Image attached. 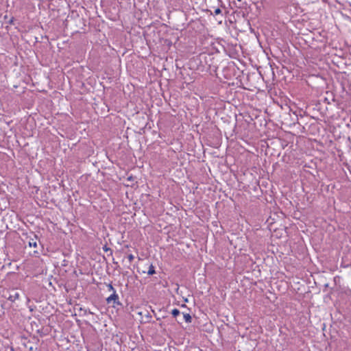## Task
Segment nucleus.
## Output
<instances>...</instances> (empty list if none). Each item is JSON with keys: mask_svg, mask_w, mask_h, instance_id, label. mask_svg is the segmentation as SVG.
<instances>
[{"mask_svg": "<svg viewBox=\"0 0 351 351\" xmlns=\"http://www.w3.org/2000/svg\"><path fill=\"white\" fill-rule=\"evenodd\" d=\"M106 302L108 304L113 302L115 304H121L119 300V295L116 291H114V293H112V294L106 298Z\"/></svg>", "mask_w": 351, "mask_h": 351, "instance_id": "obj_1", "label": "nucleus"}, {"mask_svg": "<svg viewBox=\"0 0 351 351\" xmlns=\"http://www.w3.org/2000/svg\"><path fill=\"white\" fill-rule=\"evenodd\" d=\"M36 240H37V237L35 235L34 238H32L29 239V241H28V245L29 247H37Z\"/></svg>", "mask_w": 351, "mask_h": 351, "instance_id": "obj_2", "label": "nucleus"}, {"mask_svg": "<svg viewBox=\"0 0 351 351\" xmlns=\"http://www.w3.org/2000/svg\"><path fill=\"white\" fill-rule=\"evenodd\" d=\"M147 274L152 276L156 273L155 268L152 264H150L148 267V270L147 271Z\"/></svg>", "mask_w": 351, "mask_h": 351, "instance_id": "obj_3", "label": "nucleus"}, {"mask_svg": "<svg viewBox=\"0 0 351 351\" xmlns=\"http://www.w3.org/2000/svg\"><path fill=\"white\" fill-rule=\"evenodd\" d=\"M184 319L186 323L191 322V316L189 313H184L183 314Z\"/></svg>", "mask_w": 351, "mask_h": 351, "instance_id": "obj_4", "label": "nucleus"}, {"mask_svg": "<svg viewBox=\"0 0 351 351\" xmlns=\"http://www.w3.org/2000/svg\"><path fill=\"white\" fill-rule=\"evenodd\" d=\"M180 312L178 308H174L171 311V314L173 317H176L180 315Z\"/></svg>", "mask_w": 351, "mask_h": 351, "instance_id": "obj_5", "label": "nucleus"}, {"mask_svg": "<svg viewBox=\"0 0 351 351\" xmlns=\"http://www.w3.org/2000/svg\"><path fill=\"white\" fill-rule=\"evenodd\" d=\"M107 287L108 291H112V293H114V291H116L112 284L107 285Z\"/></svg>", "mask_w": 351, "mask_h": 351, "instance_id": "obj_6", "label": "nucleus"}, {"mask_svg": "<svg viewBox=\"0 0 351 351\" xmlns=\"http://www.w3.org/2000/svg\"><path fill=\"white\" fill-rule=\"evenodd\" d=\"M128 258L129 262L132 263L133 261V260L134 259V256L133 254H130L128 256Z\"/></svg>", "mask_w": 351, "mask_h": 351, "instance_id": "obj_7", "label": "nucleus"}, {"mask_svg": "<svg viewBox=\"0 0 351 351\" xmlns=\"http://www.w3.org/2000/svg\"><path fill=\"white\" fill-rule=\"evenodd\" d=\"M221 12V10L220 8H216L214 11V14L215 15L219 14Z\"/></svg>", "mask_w": 351, "mask_h": 351, "instance_id": "obj_8", "label": "nucleus"}, {"mask_svg": "<svg viewBox=\"0 0 351 351\" xmlns=\"http://www.w3.org/2000/svg\"><path fill=\"white\" fill-rule=\"evenodd\" d=\"M103 250H104V251H105V252L111 251V250H110V249L107 245H104V246L103 247Z\"/></svg>", "mask_w": 351, "mask_h": 351, "instance_id": "obj_9", "label": "nucleus"}, {"mask_svg": "<svg viewBox=\"0 0 351 351\" xmlns=\"http://www.w3.org/2000/svg\"><path fill=\"white\" fill-rule=\"evenodd\" d=\"M19 293H16L15 295H14V298H19Z\"/></svg>", "mask_w": 351, "mask_h": 351, "instance_id": "obj_10", "label": "nucleus"}, {"mask_svg": "<svg viewBox=\"0 0 351 351\" xmlns=\"http://www.w3.org/2000/svg\"><path fill=\"white\" fill-rule=\"evenodd\" d=\"M34 254H36V255L39 254L37 251H34Z\"/></svg>", "mask_w": 351, "mask_h": 351, "instance_id": "obj_11", "label": "nucleus"}, {"mask_svg": "<svg viewBox=\"0 0 351 351\" xmlns=\"http://www.w3.org/2000/svg\"><path fill=\"white\" fill-rule=\"evenodd\" d=\"M238 1H241V0H237Z\"/></svg>", "mask_w": 351, "mask_h": 351, "instance_id": "obj_12", "label": "nucleus"}]
</instances>
